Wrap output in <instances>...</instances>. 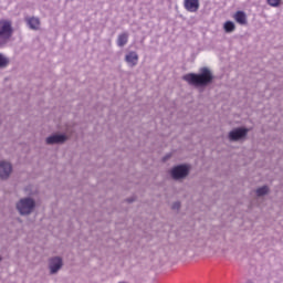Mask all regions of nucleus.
<instances>
[{
  "mask_svg": "<svg viewBox=\"0 0 283 283\" xmlns=\"http://www.w3.org/2000/svg\"><path fill=\"white\" fill-rule=\"evenodd\" d=\"M62 266H63V259H61L60 256H54L50 259L49 269H50L51 275L59 273Z\"/></svg>",
  "mask_w": 283,
  "mask_h": 283,
  "instance_id": "39448f33",
  "label": "nucleus"
},
{
  "mask_svg": "<svg viewBox=\"0 0 283 283\" xmlns=\"http://www.w3.org/2000/svg\"><path fill=\"white\" fill-rule=\"evenodd\" d=\"M11 174L12 164L8 161H0V178H2V180H6L7 178H10Z\"/></svg>",
  "mask_w": 283,
  "mask_h": 283,
  "instance_id": "0eeeda50",
  "label": "nucleus"
},
{
  "mask_svg": "<svg viewBox=\"0 0 283 283\" xmlns=\"http://www.w3.org/2000/svg\"><path fill=\"white\" fill-rule=\"evenodd\" d=\"M247 134H249V129L235 128L229 133V140H232V142L242 140V138H247Z\"/></svg>",
  "mask_w": 283,
  "mask_h": 283,
  "instance_id": "423d86ee",
  "label": "nucleus"
},
{
  "mask_svg": "<svg viewBox=\"0 0 283 283\" xmlns=\"http://www.w3.org/2000/svg\"><path fill=\"white\" fill-rule=\"evenodd\" d=\"M65 140H67V136L55 134L46 138V145H60Z\"/></svg>",
  "mask_w": 283,
  "mask_h": 283,
  "instance_id": "9d476101",
  "label": "nucleus"
},
{
  "mask_svg": "<svg viewBox=\"0 0 283 283\" xmlns=\"http://www.w3.org/2000/svg\"><path fill=\"white\" fill-rule=\"evenodd\" d=\"M27 23L31 30H39V27L41 25L39 18H29L27 19Z\"/></svg>",
  "mask_w": 283,
  "mask_h": 283,
  "instance_id": "ddd939ff",
  "label": "nucleus"
},
{
  "mask_svg": "<svg viewBox=\"0 0 283 283\" xmlns=\"http://www.w3.org/2000/svg\"><path fill=\"white\" fill-rule=\"evenodd\" d=\"M266 193H269V187L266 186L256 189V196H266Z\"/></svg>",
  "mask_w": 283,
  "mask_h": 283,
  "instance_id": "f3484780",
  "label": "nucleus"
},
{
  "mask_svg": "<svg viewBox=\"0 0 283 283\" xmlns=\"http://www.w3.org/2000/svg\"><path fill=\"white\" fill-rule=\"evenodd\" d=\"M126 43H129V32L119 33L116 40L117 48H125Z\"/></svg>",
  "mask_w": 283,
  "mask_h": 283,
  "instance_id": "9b49d317",
  "label": "nucleus"
},
{
  "mask_svg": "<svg viewBox=\"0 0 283 283\" xmlns=\"http://www.w3.org/2000/svg\"><path fill=\"white\" fill-rule=\"evenodd\" d=\"M172 209H180V202L177 201L172 205Z\"/></svg>",
  "mask_w": 283,
  "mask_h": 283,
  "instance_id": "a211bd4d",
  "label": "nucleus"
},
{
  "mask_svg": "<svg viewBox=\"0 0 283 283\" xmlns=\"http://www.w3.org/2000/svg\"><path fill=\"white\" fill-rule=\"evenodd\" d=\"M182 80L196 87H207V85L213 81V75L208 67H202L199 74L188 73L184 75Z\"/></svg>",
  "mask_w": 283,
  "mask_h": 283,
  "instance_id": "f257e3e1",
  "label": "nucleus"
},
{
  "mask_svg": "<svg viewBox=\"0 0 283 283\" xmlns=\"http://www.w3.org/2000/svg\"><path fill=\"white\" fill-rule=\"evenodd\" d=\"M12 22L7 20L0 21V39L8 43L12 39Z\"/></svg>",
  "mask_w": 283,
  "mask_h": 283,
  "instance_id": "7ed1b4c3",
  "label": "nucleus"
},
{
  "mask_svg": "<svg viewBox=\"0 0 283 283\" xmlns=\"http://www.w3.org/2000/svg\"><path fill=\"white\" fill-rule=\"evenodd\" d=\"M125 62L129 67H136V65H138V53L136 51H129L125 55Z\"/></svg>",
  "mask_w": 283,
  "mask_h": 283,
  "instance_id": "6e6552de",
  "label": "nucleus"
},
{
  "mask_svg": "<svg viewBox=\"0 0 283 283\" xmlns=\"http://www.w3.org/2000/svg\"><path fill=\"white\" fill-rule=\"evenodd\" d=\"M268 6L271 8H280L282 0H266Z\"/></svg>",
  "mask_w": 283,
  "mask_h": 283,
  "instance_id": "dca6fc26",
  "label": "nucleus"
},
{
  "mask_svg": "<svg viewBox=\"0 0 283 283\" xmlns=\"http://www.w3.org/2000/svg\"><path fill=\"white\" fill-rule=\"evenodd\" d=\"M233 19L239 23V25H247L248 23L247 13L244 11H237Z\"/></svg>",
  "mask_w": 283,
  "mask_h": 283,
  "instance_id": "f8f14e48",
  "label": "nucleus"
},
{
  "mask_svg": "<svg viewBox=\"0 0 283 283\" xmlns=\"http://www.w3.org/2000/svg\"><path fill=\"white\" fill-rule=\"evenodd\" d=\"M184 8L188 12H196L200 9V0H184Z\"/></svg>",
  "mask_w": 283,
  "mask_h": 283,
  "instance_id": "1a4fd4ad",
  "label": "nucleus"
},
{
  "mask_svg": "<svg viewBox=\"0 0 283 283\" xmlns=\"http://www.w3.org/2000/svg\"><path fill=\"white\" fill-rule=\"evenodd\" d=\"M6 43H8V42L0 38V48H3V45H6Z\"/></svg>",
  "mask_w": 283,
  "mask_h": 283,
  "instance_id": "6ab92c4d",
  "label": "nucleus"
},
{
  "mask_svg": "<svg viewBox=\"0 0 283 283\" xmlns=\"http://www.w3.org/2000/svg\"><path fill=\"white\" fill-rule=\"evenodd\" d=\"M0 262H1V256H0Z\"/></svg>",
  "mask_w": 283,
  "mask_h": 283,
  "instance_id": "aec40b11",
  "label": "nucleus"
},
{
  "mask_svg": "<svg viewBox=\"0 0 283 283\" xmlns=\"http://www.w3.org/2000/svg\"><path fill=\"white\" fill-rule=\"evenodd\" d=\"M189 176V167L185 165L177 166L171 170V177L174 180H180L182 178H187Z\"/></svg>",
  "mask_w": 283,
  "mask_h": 283,
  "instance_id": "20e7f679",
  "label": "nucleus"
},
{
  "mask_svg": "<svg viewBox=\"0 0 283 283\" xmlns=\"http://www.w3.org/2000/svg\"><path fill=\"white\" fill-rule=\"evenodd\" d=\"M8 65H10V59L0 53V70H3V67H8Z\"/></svg>",
  "mask_w": 283,
  "mask_h": 283,
  "instance_id": "4468645a",
  "label": "nucleus"
},
{
  "mask_svg": "<svg viewBox=\"0 0 283 283\" xmlns=\"http://www.w3.org/2000/svg\"><path fill=\"white\" fill-rule=\"evenodd\" d=\"M34 207H36V202H34V199L30 197L20 199L17 203V209L20 216H30V213L34 211Z\"/></svg>",
  "mask_w": 283,
  "mask_h": 283,
  "instance_id": "f03ea898",
  "label": "nucleus"
},
{
  "mask_svg": "<svg viewBox=\"0 0 283 283\" xmlns=\"http://www.w3.org/2000/svg\"><path fill=\"white\" fill-rule=\"evenodd\" d=\"M223 29L226 32H233L235 30V23L232 21L224 22Z\"/></svg>",
  "mask_w": 283,
  "mask_h": 283,
  "instance_id": "2eb2a0df",
  "label": "nucleus"
}]
</instances>
